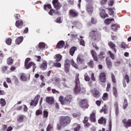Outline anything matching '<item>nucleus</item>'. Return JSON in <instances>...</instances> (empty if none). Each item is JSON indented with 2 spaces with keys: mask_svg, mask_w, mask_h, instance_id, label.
Wrapping results in <instances>:
<instances>
[{
  "mask_svg": "<svg viewBox=\"0 0 131 131\" xmlns=\"http://www.w3.org/2000/svg\"><path fill=\"white\" fill-rule=\"evenodd\" d=\"M76 86L74 89V92L76 94H78L80 91L81 93H85V89L80 88V81H79V74L77 73L76 75L75 78Z\"/></svg>",
  "mask_w": 131,
  "mask_h": 131,
  "instance_id": "obj_1",
  "label": "nucleus"
},
{
  "mask_svg": "<svg viewBox=\"0 0 131 131\" xmlns=\"http://www.w3.org/2000/svg\"><path fill=\"white\" fill-rule=\"evenodd\" d=\"M59 101H60L61 105H67L70 104L71 101H72V96L71 95H67L65 98L62 96H60L59 98Z\"/></svg>",
  "mask_w": 131,
  "mask_h": 131,
  "instance_id": "obj_2",
  "label": "nucleus"
},
{
  "mask_svg": "<svg viewBox=\"0 0 131 131\" xmlns=\"http://www.w3.org/2000/svg\"><path fill=\"white\" fill-rule=\"evenodd\" d=\"M28 62H30V58H27L25 61V67H26V69H29L32 67L33 72H34L36 68L35 63H34L33 62H30L29 63H28Z\"/></svg>",
  "mask_w": 131,
  "mask_h": 131,
  "instance_id": "obj_3",
  "label": "nucleus"
},
{
  "mask_svg": "<svg viewBox=\"0 0 131 131\" xmlns=\"http://www.w3.org/2000/svg\"><path fill=\"white\" fill-rule=\"evenodd\" d=\"M90 36H91L93 39L96 40V41H99L101 39V36L98 34V32L96 31H92L90 32Z\"/></svg>",
  "mask_w": 131,
  "mask_h": 131,
  "instance_id": "obj_4",
  "label": "nucleus"
},
{
  "mask_svg": "<svg viewBox=\"0 0 131 131\" xmlns=\"http://www.w3.org/2000/svg\"><path fill=\"white\" fill-rule=\"evenodd\" d=\"M70 123V118L69 117H61L60 118V123L62 126H65Z\"/></svg>",
  "mask_w": 131,
  "mask_h": 131,
  "instance_id": "obj_5",
  "label": "nucleus"
},
{
  "mask_svg": "<svg viewBox=\"0 0 131 131\" xmlns=\"http://www.w3.org/2000/svg\"><path fill=\"white\" fill-rule=\"evenodd\" d=\"M70 62L71 63V65L76 68V69H78V66H77V64L74 62V60L73 59H71V60H69L68 59H66L65 60V62H64V66H70Z\"/></svg>",
  "mask_w": 131,
  "mask_h": 131,
  "instance_id": "obj_6",
  "label": "nucleus"
},
{
  "mask_svg": "<svg viewBox=\"0 0 131 131\" xmlns=\"http://www.w3.org/2000/svg\"><path fill=\"white\" fill-rule=\"evenodd\" d=\"M122 122L124 124V126L126 128H128V127L131 126V119H124L122 120Z\"/></svg>",
  "mask_w": 131,
  "mask_h": 131,
  "instance_id": "obj_7",
  "label": "nucleus"
},
{
  "mask_svg": "<svg viewBox=\"0 0 131 131\" xmlns=\"http://www.w3.org/2000/svg\"><path fill=\"white\" fill-rule=\"evenodd\" d=\"M52 4H53L55 9H56V10H60V9L62 7V4H61V3H59L58 0L53 1Z\"/></svg>",
  "mask_w": 131,
  "mask_h": 131,
  "instance_id": "obj_8",
  "label": "nucleus"
},
{
  "mask_svg": "<svg viewBox=\"0 0 131 131\" xmlns=\"http://www.w3.org/2000/svg\"><path fill=\"white\" fill-rule=\"evenodd\" d=\"M79 106L83 109L87 108L86 106H88V100L86 99L81 100L79 103Z\"/></svg>",
  "mask_w": 131,
  "mask_h": 131,
  "instance_id": "obj_9",
  "label": "nucleus"
},
{
  "mask_svg": "<svg viewBox=\"0 0 131 131\" xmlns=\"http://www.w3.org/2000/svg\"><path fill=\"white\" fill-rule=\"evenodd\" d=\"M99 79L101 82H106V74L101 73L99 76Z\"/></svg>",
  "mask_w": 131,
  "mask_h": 131,
  "instance_id": "obj_10",
  "label": "nucleus"
},
{
  "mask_svg": "<svg viewBox=\"0 0 131 131\" xmlns=\"http://www.w3.org/2000/svg\"><path fill=\"white\" fill-rule=\"evenodd\" d=\"M90 120L92 122H96V111H93L90 114Z\"/></svg>",
  "mask_w": 131,
  "mask_h": 131,
  "instance_id": "obj_11",
  "label": "nucleus"
},
{
  "mask_svg": "<svg viewBox=\"0 0 131 131\" xmlns=\"http://www.w3.org/2000/svg\"><path fill=\"white\" fill-rule=\"evenodd\" d=\"M126 81L127 83H129V77L126 74L125 75L124 79L123 80V85L124 88L126 86V83H125Z\"/></svg>",
  "mask_w": 131,
  "mask_h": 131,
  "instance_id": "obj_12",
  "label": "nucleus"
},
{
  "mask_svg": "<svg viewBox=\"0 0 131 131\" xmlns=\"http://www.w3.org/2000/svg\"><path fill=\"white\" fill-rule=\"evenodd\" d=\"M98 123L99 124H103V125H106V123H107V119L103 117L100 118L98 120Z\"/></svg>",
  "mask_w": 131,
  "mask_h": 131,
  "instance_id": "obj_13",
  "label": "nucleus"
},
{
  "mask_svg": "<svg viewBox=\"0 0 131 131\" xmlns=\"http://www.w3.org/2000/svg\"><path fill=\"white\" fill-rule=\"evenodd\" d=\"M100 16L101 18H102V19H104V18H106V17H108V14H106V12H105V10L100 9Z\"/></svg>",
  "mask_w": 131,
  "mask_h": 131,
  "instance_id": "obj_14",
  "label": "nucleus"
},
{
  "mask_svg": "<svg viewBox=\"0 0 131 131\" xmlns=\"http://www.w3.org/2000/svg\"><path fill=\"white\" fill-rule=\"evenodd\" d=\"M86 10L89 14H92L94 12V8L92 5H88L86 7Z\"/></svg>",
  "mask_w": 131,
  "mask_h": 131,
  "instance_id": "obj_15",
  "label": "nucleus"
},
{
  "mask_svg": "<svg viewBox=\"0 0 131 131\" xmlns=\"http://www.w3.org/2000/svg\"><path fill=\"white\" fill-rule=\"evenodd\" d=\"M77 62L78 64H81L83 62V57L81 54H79L77 58Z\"/></svg>",
  "mask_w": 131,
  "mask_h": 131,
  "instance_id": "obj_16",
  "label": "nucleus"
},
{
  "mask_svg": "<svg viewBox=\"0 0 131 131\" xmlns=\"http://www.w3.org/2000/svg\"><path fill=\"white\" fill-rule=\"evenodd\" d=\"M64 46H65V42L61 40L58 42L56 46V48L57 49H62V48H64Z\"/></svg>",
  "mask_w": 131,
  "mask_h": 131,
  "instance_id": "obj_17",
  "label": "nucleus"
},
{
  "mask_svg": "<svg viewBox=\"0 0 131 131\" xmlns=\"http://www.w3.org/2000/svg\"><path fill=\"white\" fill-rule=\"evenodd\" d=\"M106 65L108 69H111L112 67V62H111V60L109 59V58H106Z\"/></svg>",
  "mask_w": 131,
  "mask_h": 131,
  "instance_id": "obj_18",
  "label": "nucleus"
},
{
  "mask_svg": "<svg viewBox=\"0 0 131 131\" xmlns=\"http://www.w3.org/2000/svg\"><path fill=\"white\" fill-rule=\"evenodd\" d=\"M46 102L49 104V105H53L54 104V98L53 97H47Z\"/></svg>",
  "mask_w": 131,
  "mask_h": 131,
  "instance_id": "obj_19",
  "label": "nucleus"
},
{
  "mask_svg": "<svg viewBox=\"0 0 131 131\" xmlns=\"http://www.w3.org/2000/svg\"><path fill=\"white\" fill-rule=\"evenodd\" d=\"M70 15L71 17H76L77 16V15H78V13L75 10H71L70 11Z\"/></svg>",
  "mask_w": 131,
  "mask_h": 131,
  "instance_id": "obj_20",
  "label": "nucleus"
},
{
  "mask_svg": "<svg viewBox=\"0 0 131 131\" xmlns=\"http://www.w3.org/2000/svg\"><path fill=\"white\" fill-rule=\"evenodd\" d=\"M100 113L103 112L104 114H107L108 113V106L104 105L102 107V109L100 111Z\"/></svg>",
  "mask_w": 131,
  "mask_h": 131,
  "instance_id": "obj_21",
  "label": "nucleus"
},
{
  "mask_svg": "<svg viewBox=\"0 0 131 131\" xmlns=\"http://www.w3.org/2000/svg\"><path fill=\"white\" fill-rule=\"evenodd\" d=\"M92 93L95 98H99L100 97V94L99 93V91H97L96 89H94L92 91Z\"/></svg>",
  "mask_w": 131,
  "mask_h": 131,
  "instance_id": "obj_22",
  "label": "nucleus"
},
{
  "mask_svg": "<svg viewBox=\"0 0 131 131\" xmlns=\"http://www.w3.org/2000/svg\"><path fill=\"white\" fill-rule=\"evenodd\" d=\"M48 67V63L47 61H43L40 66V68L42 70H46Z\"/></svg>",
  "mask_w": 131,
  "mask_h": 131,
  "instance_id": "obj_23",
  "label": "nucleus"
},
{
  "mask_svg": "<svg viewBox=\"0 0 131 131\" xmlns=\"http://www.w3.org/2000/svg\"><path fill=\"white\" fill-rule=\"evenodd\" d=\"M114 107H115V114L116 116H117V115H118V114L119 113V111L118 110V103L117 102H116L114 103Z\"/></svg>",
  "mask_w": 131,
  "mask_h": 131,
  "instance_id": "obj_24",
  "label": "nucleus"
},
{
  "mask_svg": "<svg viewBox=\"0 0 131 131\" xmlns=\"http://www.w3.org/2000/svg\"><path fill=\"white\" fill-rule=\"evenodd\" d=\"M24 38L23 36H20L17 38L15 40V43L16 45H20L22 41H23Z\"/></svg>",
  "mask_w": 131,
  "mask_h": 131,
  "instance_id": "obj_25",
  "label": "nucleus"
},
{
  "mask_svg": "<svg viewBox=\"0 0 131 131\" xmlns=\"http://www.w3.org/2000/svg\"><path fill=\"white\" fill-rule=\"evenodd\" d=\"M54 122L50 123L47 128V131H52L53 129Z\"/></svg>",
  "mask_w": 131,
  "mask_h": 131,
  "instance_id": "obj_26",
  "label": "nucleus"
},
{
  "mask_svg": "<svg viewBox=\"0 0 131 131\" xmlns=\"http://www.w3.org/2000/svg\"><path fill=\"white\" fill-rule=\"evenodd\" d=\"M75 51H77V48L75 47H72L70 50V54L71 56H73L74 55V53H75Z\"/></svg>",
  "mask_w": 131,
  "mask_h": 131,
  "instance_id": "obj_27",
  "label": "nucleus"
},
{
  "mask_svg": "<svg viewBox=\"0 0 131 131\" xmlns=\"http://www.w3.org/2000/svg\"><path fill=\"white\" fill-rule=\"evenodd\" d=\"M91 54L94 58V61H98V58H97V53L94 50L91 51Z\"/></svg>",
  "mask_w": 131,
  "mask_h": 131,
  "instance_id": "obj_28",
  "label": "nucleus"
},
{
  "mask_svg": "<svg viewBox=\"0 0 131 131\" xmlns=\"http://www.w3.org/2000/svg\"><path fill=\"white\" fill-rule=\"evenodd\" d=\"M15 25L18 28H21V26L23 25V21L21 20H19L16 21Z\"/></svg>",
  "mask_w": 131,
  "mask_h": 131,
  "instance_id": "obj_29",
  "label": "nucleus"
},
{
  "mask_svg": "<svg viewBox=\"0 0 131 131\" xmlns=\"http://www.w3.org/2000/svg\"><path fill=\"white\" fill-rule=\"evenodd\" d=\"M38 47L40 50H43L46 48V43L43 42H40L39 43Z\"/></svg>",
  "mask_w": 131,
  "mask_h": 131,
  "instance_id": "obj_30",
  "label": "nucleus"
},
{
  "mask_svg": "<svg viewBox=\"0 0 131 131\" xmlns=\"http://www.w3.org/2000/svg\"><path fill=\"white\" fill-rule=\"evenodd\" d=\"M108 46L114 51L115 53H116V49L115 48V44L113 43L112 42H108Z\"/></svg>",
  "mask_w": 131,
  "mask_h": 131,
  "instance_id": "obj_31",
  "label": "nucleus"
},
{
  "mask_svg": "<svg viewBox=\"0 0 131 131\" xmlns=\"http://www.w3.org/2000/svg\"><path fill=\"white\" fill-rule=\"evenodd\" d=\"M73 127L74 131H78L80 129V125L77 123H75L73 125Z\"/></svg>",
  "mask_w": 131,
  "mask_h": 131,
  "instance_id": "obj_32",
  "label": "nucleus"
},
{
  "mask_svg": "<svg viewBox=\"0 0 131 131\" xmlns=\"http://www.w3.org/2000/svg\"><path fill=\"white\" fill-rule=\"evenodd\" d=\"M111 27L113 31H117V30H118V24H117L112 25Z\"/></svg>",
  "mask_w": 131,
  "mask_h": 131,
  "instance_id": "obj_33",
  "label": "nucleus"
},
{
  "mask_svg": "<svg viewBox=\"0 0 131 131\" xmlns=\"http://www.w3.org/2000/svg\"><path fill=\"white\" fill-rule=\"evenodd\" d=\"M54 58L56 59V62H60L62 59V55L60 54H56Z\"/></svg>",
  "mask_w": 131,
  "mask_h": 131,
  "instance_id": "obj_34",
  "label": "nucleus"
},
{
  "mask_svg": "<svg viewBox=\"0 0 131 131\" xmlns=\"http://www.w3.org/2000/svg\"><path fill=\"white\" fill-rule=\"evenodd\" d=\"M88 121H89V118L88 117H85L83 120V123L85 126H90V123H89Z\"/></svg>",
  "mask_w": 131,
  "mask_h": 131,
  "instance_id": "obj_35",
  "label": "nucleus"
},
{
  "mask_svg": "<svg viewBox=\"0 0 131 131\" xmlns=\"http://www.w3.org/2000/svg\"><path fill=\"white\" fill-rule=\"evenodd\" d=\"M112 21H114V18H107L104 20V23L105 24H106V25H108V24H110Z\"/></svg>",
  "mask_w": 131,
  "mask_h": 131,
  "instance_id": "obj_36",
  "label": "nucleus"
},
{
  "mask_svg": "<svg viewBox=\"0 0 131 131\" xmlns=\"http://www.w3.org/2000/svg\"><path fill=\"white\" fill-rule=\"evenodd\" d=\"M52 9V6L50 4H47L44 5V9L46 11H48L49 10H51Z\"/></svg>",
  "mask_w": 131,
  "mask_h": 131,
  "instance_id": "obj_37",
  "label": "nucleus"
},
{
  "mask_svg": "<svg viewBox=\"0 0 131 131\" xmlns=\"http://www.w3.org/2000/svg\"><path fill=\"white\" fill-rule=\"evenodd\" d=\"M0 104L2 107H4V106H6V100H5L4 98H1L0 99Z\"/></svg>",
  "mask_w": 131,
  "mask_h": 131,
  "instance_id": "obj_38",
  "label": "nucleus"
},
{
  "mask_svg": "<svg viewBox=\"0 0 131 131\" xmlns=\"http://www.w3.org/2000/svg\"><path fill=\"white\" fill-rule=\"evenodd\" d=\"M20 79L22 81H26L27 80V77L24 74L20 75Z\"/></svg>",
  "mask_w": 131,
  "mask_h": 131,
  "instance_id": "obj_39",
  "label": "nucleus"
},
{
  "mask_svg": "<svg viewBox=\"0 0 131 131\" xmlns=\"http://www.w3.org/2000/svg\"><path fill=\"white\" fill-rule=\"evenodd\" d=\"M113 92L114 96L116 98H117V97H118V94L117 93V90L116 89V88L115 87L113 88Z\"/></svg>",
  "mask_w": 131,
  "mask_h": 131,
  "instance_id": "obj_40",
  "label": "nucleus"
},
{
  "mask_svg": "<svg viewBox=\"0 0 131 131\" xmlns=\"http://www.w3.org/2000/svg\"><path fill=\"white\" fill-rule=\"evenodd\" d=\"M84 80H85V81H90V80H91V78H90V77L88 75V73H85L84 75Z\"/></svg>",
  "mask_w": 131,
  "mask_h": 131,
  "instance_id": "obj_41",
  "label": "nucleus"
},
{
  "mask_svg": "<svg viewBox=\"0 0 131 131\" xmlns=\"http://www.w3.org/2000/svg\"><path fill=\"white\" fill-rule=\"evenodd\" d=\"M7 64L8 65H12L13 64V59L12 57H9L7 59Z\"/></svg>",
  "mask_w": 131,
  "mask_h": 131,
  "instance_id": "obj_42",
  "label": "nucleus"
},
{
  "mask_svg": "<svg viewBox=\"0 0 131 131\" xmlns=\"http://www.w3.org/2000/svg\"><path fill=\"white\" fill-rule=\"evenodd\" d=\"M127 106H128V103H127V100L124 99V102L123 105V108L124 109H126Z\"/></svg>",
  "mask_w": 131,
  "mask_h": 131,
  "instance_id": "obj_43",
  "label": "nucleus"
},
{
  "mask_svg": "<svg viewBox=\"0 0 131 131\" xmlns=\"http://www.w3.org/2000/svg\"><path fill=\"white\" fill-rule=\"evenodd\" d=\"M23 119H24V116L23 115H20L17 118V120L19 122H22V121H23Z\"/></svg>",
  "mask_w": 131,
  "mask_h": 131,
  "instance_id": "obj_44",
  "label": "nucleus"
},
{
  "mask_svg": "<svg viewBox=\"0 0 131 131\" xmlns=\"http://www.w3.org/2000/svg\"><path fill=\"white\" fill-rule=\"evenodd\" d=\"M37 104H38V103L36 102L34 99L32 100L31 102V106H34V107H35Z\"/></svg>",
  "mask_w": 131,
  "mask_h": 131,
  "instance_id": "obj_45",
  "label": "nucleus"
},
{
  "mask_svg": "<svg viewBox=\"0 0 131 131\" xmlns=\"http://www.w3.org/2000/svg\"><path fill=\"white\" fill-rule=\"evenodd\" d=\"M53 65L54 66H55V67H57L58 68H61V63L60 62H54L53 63Z\"/></svg>",
  "mask_w": 131,
  "mask_h": 131,
  "instance_id": "obj_46",
  "label": "nucleus"
},
{
  "mask_svg": "<svg viewBox=\"0 0 131 131\" xmlns=\"http://www.w3.org/2000/svg\"><path fill=\"white\" fill-rule=\"evenodd\" d=\"M99 58H101V59H104L105 58V52L102 51L100 53L99 55Z\"/></svg>",
  "mask_w": 131,
  "mask_h": 131,
  "instance_id": "obj_47",
  "label": "nucleus"
},
{
  "mask_svg": "<svg viewBox=\"0 0 131 131\" xmlns=\"http://www.w3.org/2000/svg\"><path fill=\"white\" fill-rule=\"evenodd\" d=\"M39 99H40V95H36L34 98V100L37 102V103H38V101L39 100Z\"/></svg>",
  "mask_w": 131,
  "mask_h": 131,
  "instance_id": "obj_48",
  "label": "nucleus"
},
{
  "mask_svg": "<svg viewBox=\"0 0 131 131\" xmlns=\"http://www.w3.org/2000/svg\"><path fill=\"white\" fill-rule=\"evenodd\" d=\"M111 129H112V121L110 120L109 122L108 129L106 131H111Z\"/></svg>",
  "mask_w": 131,
  "mask_h": 131,
  "instance_id": "obj_49",
  "label": "nucleus"
},
{
  "mask_svg": "<svg viewBox=\"0 0 131 131\" xmlns=\"http://www.w3.org/2000/svg\"><path fill=\"white\" fill-rule=\"evenodd\" d=\"M102 99H103V100H104V101H106V100H107L108 99V94L104 93L102 97Z\"/></svg>",
  "mask_w": 131,
  "mask_h": 131,
  "instance_id": "obj_50",
  "label": "nucleus"
},
{
  "mask_svg": "<svg viewBox=\"0 0 131 131\" xmlns=\"http://www.w3.org/2000/svg\"><path fill=\"white\" fill-rule=\"evenodd\" d=\"M40 114H42V111L40 109H39L36 111V115H40Z\"/></svg>",
  "mask_w": 131,
  "mask_h": 131,
  "instance_id": "obj_51",
  "label": "nucleus"
},
{
  "mask_svg": "<svg viewBox=\"0 0 131 131\" xmlns=\"http://www.w3.org/2000/svg\"><path fill=\"white\" fill-rule=\"evenodd\" d=\"M43 117L44 118H48V116H49V112H48V111H43Z\"/></svg>",
  "mask_w": 131,
  "mask_h": 131,
  "instance_id": "obj_52",
  "label": "nucleus"
},
{
  "mask_svg": "<svg viewBox=\"0 0 131 131\" xmlns=\"http://www.w3.org/2000/svg\"><path fill=\"white\" fill-rule=\"evenodd\" d=\"M88 65L91 68H94V61L93 60H90V62H88Z\"/></svg>",
  "mask_w": 131,
  "mask_h": 131,
  "instance_id": "obj_53",
  "label": "nucleus"
},
{
  "mask_svg": "<svg viewBox=\"0 0 131 131\" xmlns=\"http://www.w3.org/2000/svg\"><path fill=\"white\" fill-rule=\"evenodd\" d=\"M76 27L77 28H81V27H82V24H81V23H79V22H77L76 23Z\"/></svg>",
  "mask_w": 131,
  "mask_h": 131,
  "instance_id": "obj_54",
  "label": "nucleus"
},
{
  "mask_svg": "<svg viewBox=\"0 0 131 131\" xmlns=\"http://www.w3.org/2000/svg\"><path fill=\"white\" fill-rule=\"evenodd\" d=\"M6 43L7 45H8V46H11L12 43V39L10 38H8L6 40Z\"/></svg>",
  "mask_w": 131,
  "mask_h": 131,
  "instance_id": "obj_55",
  "label": "nucleus"
},
{
  "mask_svg": "<svg viewBox=\"0 0 131 131\" xmlns=\"http://www.w3.org/2000/svg\"><path fill=\"white\" fill-rule=\"evenodd\" d=\"M70 67V66H64V70H65V72H66V73H68V72H69Z\"/></svg>",
  "mask_w": 131,
  "mask_h": 131,
  "instance_id": "obj_56",
  "label": "nucleus"
},
{
  "mask_svg": "<svg viewBox=\"0 0 131 131\" xmlns=\"http://www.w3.org/2000/svg\"><path fill=\"white\" fill-rule=\"evenodd\" d=\"M108 11H109L110 15H111V16H113V15H114V11H113V9L109 8Z\"/></svg>",
  "mask_w": 131,
  "mask_h": 131,
  "instance_id": "obj_57",
  "label": "nucleus"
},
{
  "mask_svg": "<svg viewBox=\"0 0 131 131\" xmlns=\"http://www.w3.org/2000/svg\"><path fill=\"white\" fill-rule=\"evenodd\" d=\"M121 48L123 49V50H125L126 49V44L124 42H122L121 43Z\"/></svg>",
  "mask_w": 131,
  "mask_h": 131,
  "instance_id": "obj_58",
  "label": "nucleus"
},
{
  "mask_svg": "<svg viewBox=\"0 0 131 131\" xmlns=\"http://www.w3.org/2000/svg\"><path fill=\"white\" fill-rule=\"evenodd\" d=\"M80 41V44L81 46H82L83 47H84L85 46V44L84 43V40L82 39H79Z\"/></svg>",
  "mask_w": 131,
  "mask_h": 131,
  "instance_id": "obj_59",
  "label": "nucleus"
},
{
  "mask_svg": "<svg viewBox=\"0 0 131 131\" xmlns=\"http://www.w3.org/2000/svg\"><path fill=\"white\" fill-rule=\"evenodd\" d=\"M100 3L102 6L106 5V3H107V0H100Z\"/></svg>",
  "mask_w": 131,
  "mask_h": 131,
  "instance_id": "obj_60",
  "label": "nucleus"
},
{
  "mask_svg": "<svg viewBox=\"0 0 131 131\" xmlns=\"http://www.w3.org/2000/svg\"><path fill=\"white\" fill-rule=\"evenodd\" d=\"M108 54H110V56L111 58L112 59V60H114V54L111 52V51H108Z\"/></svg>",
  "mask_w": 131,
  "mask_h": 131,
  "instance_id": "obj_61",
  "label": "nucleus"
},
{
  "mask_svg": "<svg viewBox=\"0 0 131 131\" xmlns=\"http://www.w3.org/2000/svg\"><path fill=\"white\" fill-rule=\"evenodd\" d=\"M71 37L72 38L74 39H78V40H79V38L78 37H77V35H74L73 34H72L71 35Z\"/></svg>",
  "mask_w": 131,
  "mask_h": 131,
  "instance_id": "obj_62",
  "label": "nucleus"
},
{
  "mask_svg": "<svg viewBox=\"0 0 131 131\" xmlns=\"http://www.w3.org/2000/svg\"><path fill=\"white\" fill-rule=\"evenodd\" d=\"M91 23L92 24H96L97 23V19L94 17L91 18Z\"/></svg>",
  "mask_w": 131,
  "mask_h": 131,
  "instance_id": "obj_63",
  "label": "nucleus"
},
{
  "mask_svg": "<svg viewBox=\"0 0 131 131\" xmlns=\"http://www.w3.org/2000/svg\"><path fill=\"white\" fill-rule=\"evenodd\" d=\"M54 13H55V10H54L53 9H50L49 14V15H51V16H53Z\"/></svg>",
  "mask_w": 131,
  "mask_h": 131,
  "instance_id": "obj_64",
  "label": "nucleus"
}]
</instances>
